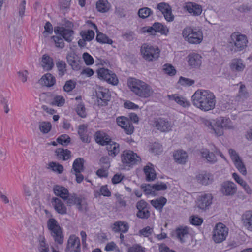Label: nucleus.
Returning a JSON list of instances; mask_svg holds the SVG:
<instances>
[{
  "label": "nucleus",
  "instance_id": "24",
  "mask_svg": "<svg viewBox=\"0 0 252 252\" xmlns=\"http://www.w3.org/2000/svg\"><path fill=\"white\" fill-rule=\"evenodd\" d=\"M53 191L55 195L63 199L66 200L69 196V191L68 189L64 187L59 185H56L54 187Z\"/></svg>",
  "mask_w": 252,
  "mask_h": 252
},
{
  "label": "nucleus",
  "instance_id": "18",
  "mask_svg": "<svg viewBox=\"0 0 252 252\" xmlns=\"http://www.w3.org/2000/svg\"><path fill=\"white\" fill-rule=\"evenodd\" d=\"M51 203L58 213L61 215H64L67 213V208L60 199L57 197H53L51 199Z\"/></svg>",
  "mask_w": 252,
  "mask_h": 252
},
{
  "label": "nucleus",
  "instance_id": "58",
  "mask_svg": "<svg viewBox=\"0 0 252 252\" xmlns=\"http://www.w3.org/2000/svg\"><path fill=\"white\" fill-rule=\"evenodd\" d=\"M178 82L182 86H190L194 84L195 81L194 80L183 77H180L179 80Z\"/></svg>",
  "mask_w": 252,
  "mask_h": 252
},
{
  "label": "nucleus",
  "instance_id": "37",
  "mask_svg": "<svg viewBox=\"0 0 252 252\" xmlns=\"http://www.w3.org/2000/svg\"><path fill=\"white\" fill-rule=\"evenodd\" d=\"M95 138L96 143L103 146L107 145L108 142L111 140L108 137H106L104 133L100 131H97L95 133Z\"/></svg>",
  "mask_w": 252,
  "mask_h": 252
},
{
  "label": "nucleus",
  "instance_id": "2",
  "mask_svg": "<svg viewBox=\"0 0 252 252\" xmlns=\"http://www.w3.org/2000/svg\"><path fill=\"white\" fill-rule=\"evenodd\" d=\"M247 36L240 32H234L230 36L228 40V48L233 53L245 50L248 46Z\"/></svg>",
  "mask_w": 252,
  "mask_h": 252
},
{
  "label": "nucleus",
  "instance_id": "43",
  "mask_svg": "<svg viewBox=\"0 0 252 252\" xmlns=\"http://www.w3.org/2000/svg\"><path fill=\"white\" fill-rule=\"evenodd\" d=\"M96 33L97 35L96 40L98 42L102 44H112L113 43V40L110 39L106 35L99 32V31Z\"/></svg>",
  "mask_w": 252,
  "mask_h": 252
},
{
  "label": "nucleus",
  "instance_id": "41",
  "mask_svg": "<svg viewBox=\"0 0 252 252\" xmlns=\"http://www.w3.org/2000/svg\"><path fill=\"white\" fill-rule=\"evenodd\" d=\"M97 10L102 13H105L108 11L110 6L107 0H99L96 4Z\"/></svg>",
  "mask_w": 252,
  "mask_h": 252
},
{
  "label": "nucleus",
  "instance_id": "63",
  "mask_svg": "<svg viewBox=\"0 0 252 252\" xmlns=\"http://www.w3.org/2000/svg\"><path fill=\"white\" fill-rule=\"evenodd\" d=\"M76 112L77 114L82 118H85L86 116L85 108L83 104H79L76 107Z\"/></svg>",
  "mask_w": 252,
  "mask_h": 252
},
{
  "label": "nucleus",
  "instance_id": "48",
  "mask_svg": "<svg viewBox=\"0 0 252 252\" xmlns=\"http://www.w3.org/2000/svg\"><path fill=\"white\" fill-rule=\"evenodd\" d=\"M223 129L221 124H218V120L216 119L215 123L213 126V128L211 130L212 131V132L214 133L217 136H220L224 133Z\"/></svg>",
  "mask_w": 252,
  "mask_h": 252
},
{
  "label": "nucleus",
  "instance_id": "14",
  "mask_svg": "<svg viewBox=\"0 0 252 252\" xmlns=\"http://www.w3.org/2000/svg\"><path fill=\"white\" fill-rule=\"evenodd\" d=\"M154 124L157 129L161 132H169L172 130L171 123L161 118L155 120Z\"/></svg>",
  "mask_w": 252,
  "mask_h": 252
},
{
  "label": "nucleus",
  "instance_id": "33",
  "mask_svg": "<svg viewBox=\"0 0 252 252\" xmlns=\"http://www.w3.org/2000/svg\"><path fill=\"white\" fill-rule=\"evenodd\" d=\"M87 127L84 125H80L78 127V134L81 141L84 143H89L90 140L87 134Z\"/></svg>",
  "mask_w": 252,
  "mask_h": 252
},
{
  "label": "nucleus",
  "instance_id": "47",
  "mask_svg": "<svg viewBox=\"0 0 252 252\" xmlns=\"http://www.w3.org/2000/svg\"><path fill=\"white\" fill-rule=\"evenodd\" d=\"M56 66L58 70V74L60 77H62L67 71L66 64L64 61H59L56 63Z\"/></svg>",
  "mask_w": 252,
  "mask_h": 252
},
{
  "label": "nucleus",
  "instance_id": "28",
  "mask_svg": "<svg viewBox=\"0 0 252 252\" xmlns=\"http://www.w3.org/2000/svg\"><path fill=\"white\" fill-rule=\"evenodd\" d=\"M41 64L43 69L47 71L51 70L54 65L53 59L47 54L43 55Z\"/></svg>",
  "mask_w": 252,
  "mask_h": 252
},
{
  "label": "nucleus",
  "instance_id": "15",
  "mask_svg": "<svg viewBox=\"0 0 252 252\" xmlns=\"http://www.w3.org/2000/svg\"><path fill=\"white\" fill-rule=\"evenodd\" d=\"M195 178L198 183L203 185H208L213 181V175L206 171H202L198 173Z\"/></svg>",
  "mask_w": 252,
  "mask_h": 252
},
{
  "label": "nucleus",
  "instance_id": "39",
  "mask_svg": "<svg viewBox=\"0 0 252 252\" xmlns=\"http://www.w3.org/2000/svg\"><path fill=\"white\" fill-rule=\"evenodd\" d=\"M39 243L38 250L39 252H49V245L46 243V239L43 235H40L38 238Z\"/></svg>",
  "mask_w": 252,
  "mask_h": 252
},
{
  "label": "nucleus",
  "instance_id": "10",
  "mask_svg": "<svg viewBox=\"0 0 252 252\" xmlns=\"http://www.w3.org/2000/svg\"><path fill=\"white\" fill-rule=\"evenodd\" d=\"M136 207L138 210L136 213L137 217L142 219H147L150 217L149 206L145 201L141 200L138 201Z\"/></svg>",
  "mask_w": 252,
  "mask_h": 252
},
{
  "label": "nucleus",
  "instance_id": "35",
  "mask_svg": "<svg viewBox=\"0 0 252 252\" xmlns=\"http://www.w3.org/2000/svg\"><path fill=\"white\" fill-rule=\"evenodd\" d=\"M84 163V160L83 158H76L73 162L72 169L71 170V171H73V172H79L83 171Z\"/></svg>",
  "mask_w": 252,
  "mask_h": 252
},
{
  "label": "nucleus",
  "instance_id": "7",
  "mask_svg": "<svg viewBox=\"0 0 252 252\" xmlns=\"http://www.w3.org/2000/svg\"><path fill=\"white\" fill-rule=\"evenodd\" d=\"M228 233V228L223 223H218L213 229L212 239L216 243H221L226 239Z\"/></svg>",
  "mask_w": 252,
  "mask_h": 252
},
{
  "label": "nucleus",
  "instance_id": "36",
  "mask_svg": "<svg viewBox=\"0 0 252 252\" xmlns=\"http://www.w3.org/2000/svg\"><path fill=\"white\" fill-rule=\"evenodd\" d=\"M58 158L63 160H67L71 157V152L68 149L58 148L55 151Z\"/></svg>",
  "mask_w": 252,
  "mask_h": 252
},
{
  "label": "nucleus",
  "instance_id": "26",
  "mask_svg": "<svg viewBox=\"0 0 252 252\" xmlns=\"http://www.w3.org/2000/svg\"><path fill=\"white\" fill-rule=\"evenodd\" d=\"M243 225L247 229L252 231V211H248L242 216Z\"/></svg>",
  "mask_w": 252,
  "mask_h": 252
},
{
  "label": "nucleus",
  "instance_id": "25",
  "mask_svg": "<svg viewBox=\"0 0 252 252\" xmlns=\"http://www.w3.org/2000/svg\"><path fill=\"white\" fill-rule=\"evenodd\" d=\"M169 100L175 101L177 104L183 107H189L190 105L189 101L182 96H179L177 94L168 95Z\"/></svg>",
  "mask_w": 252,
  "mask_h": 252
},
{
  "label": "nucleus",
  "instance_id": "40",
  "mask_svg": "<svg viewBox=\"0 0 252 252\" xmlns=\"http://www.w3.org/2000/svg\"><path fill=\"white\" fill-rule=\"evenodd\" d=\"M166 202L167 199L165 197H161L158 199L151 200L150 203L156 209L161 211Z\"/></svg>",
  "mask_w": 252,
  "mask_h": 252
},
{
  "label": "nucleus",
  "instance_id": "23",
  "mask_svg": "<svg viewBox=\"0 0 252 252\" xmlns=\"http://www.w3.org/2000/svg\"><path fill=\"white\" fill-rule=\"evenodd\" d=\"M173 157L175 162L181 164H185L188 160V157L187 153L182 150H179L175 151Z\"/></svg>",
  "mask_w": 252,
  "mask_h": 252
},
{
  "label": "nucleus",
  "instance_id": "32",
  "mask_svg": "<svg viewBox=\"0 0 252 252\" xmlns=\"http://www.w3.org/2000/svg\"><path fill=\"white\" fill-rule=\"evenodd\" d=\"M218 120V124H221L223 129H233L235 126L229 118L224 117H220L217 118Z\"/></svg>",
  "mask_w": 252,
  "mask_h": 252
},
{
  "label": "nucleus",
  "instance_id": "59",
  "mask_svg": "<svg viewBox=\"0 0 252 252\" xmlns=\"http://www.w3.org/2000/svg\"><path fill=\"white\" fill-rule=\"evenodd\" d=\"M76 85V83L74 81L69 80L65 82L63 86V90L65 92H69L75 87Z\"/></svg>",
  "mask_w": 252,
  "mask_h": 252
},
{
  "label": "nucleus",
  "instance_id": "30",
  "mask_svg": "<svg viewBox=\"0 0 252 252\" xmlns=\"http://www.w3.org/2000/svg\"><path fill=\"white\" fill-rule=\"evenodd\" d=\"M39 81L41 84L50 87L55 84L56 79L51 73H48L43 75Z\"/></svg>",
  "mask_w": 252,
  "mask_h": 252
},
{
  "label": "nucleus",
  "instance_id": "50",
  "mask_svg": "<svg viewBox=\"0 0 252 252\" xmlns=\"http://www.w3.org/2000/svg\"><path fill=\"white\" fill-rule=\"evenodd\" d=\"M128 226L126 224H125L123 222L116 223L115 226L113 228V230L115 232H122L125 233L128 231Z\"/></svg>",
  "mask_w": 252,
  "mask_h": 252
},
{
  "label": "nucleus",
  "instance_id": "3",
  "mask_svg": "<svg viewBox=\"0 0 252 252\" xmlns=\"http://www.w3.org/2000/svg\"><path fill=\"white\" fill-rule=\"evenodd\" d=\"M131 91L141 98H148L153 94L151 87L145 82L135 78H131L128 81Z\"/></svg>",
  "mask_w": 252,
  "mask_h": 252
},
{
  "label": "nucleus",
  "instance_id": "61",
  "mask_svg": "<svg viewBox=\"0 0 252 252\" xmlns=\"http://www.w3.org/2000/svg\"><path fill=\"white\" fill-rule=\"evenodd\" d=\"M100 163L103 167L106 169H109L110 166V158L107 156L102 157L100 159Z\"/></svg>",
  "mask_w": 252,
  "mask_h": 252
},
{
  "label": "nucleus",
  "instance_id": "62",
  "mask_svg": "<svg viewBox=\"0 0 252 252\" xmlns=\"http://www.w3.org/2000/svg\"><path fill=\"white\" fill-rule=\"evenodd\" d=\"M83 59L87 65H92L94 63L93 58L87 52L83 54Z\"/></svg>",
  "mask_w": 252,
  "mask_h": 252
},
{
  "label": "nucleus",
  "instance_id": "19",
  "mask_svg": "<svg viewBox=\"0 0 252 252\" xmlns=\"http://www.w3.org/2000/svg\"><path fill=\"white\" fill-rule=\"evenodd\" d=\"M96 95L98 99L106 103L110 99V94L108 89L99 86L96 88Z\"/></svg>",
  "mask_w": 252,
  "mask_h": 252
},
{
  "label": "nucleus",
  "instance_id": "38",
  "mask_svg": "<svg viewBox=\"0 0 252 252\" xmlns=\"http://www.w3.org/2000/svg\"><path fill=\"white\" fill-rule=\"evenodd\" d=\"M232 176L234 180L236 181L237 183L240 184L244 189L245 190L246 192L249 194L252 193V189L249 186V185L247 184V183L244 181L236 173H234L232 174Z\"/></svg>",
  "mask_w": 252,
  "mask_h": 252
},
{
  "label": "nucleus",
  "instance_id": "55",
  "mask_svg": "<svg viewBox=\"0 0 252 252\" xmlns=\"http://www.w3.org/2000/svg\"><path fill=\"white\" fill-rule=\"evenodd\" d=\"M157 8L161 12L163 15L167 12L168 13V11H169V10L171 8L169 4L165 2H161L158 3L157 6Z\"/></svg>",
  "mask_w": 252,
  "mask_h": 252
},
{
  "label": "nucleus",
  "instance_id": "42",
  "mask_svg": "<svg viewBox=\"0 0 252 252\" xmlns=\"http://www.w3.org/2000/svg\"><path fill=\"white\" fill-rule=\"evenodd\" d=\"M153 28H155V32H159L161 34L167 35L169 32L167 27L164 26L160 23H155L153 24Z\"/></svg>",
  "mask_w": 252,
  "mask_h": 252
},
{
  "label": "nucleus",
  "instance_id": "29",
  "mask_svg": "<svg viewBox=\"0 0 252 252\" xmlns=\"http://www.w3.org/2000/svg\"><path fill=\"white\" fill-rule=\"evenodd\" d=\"M230 67L233 71L239 72L244 69L245 65L241 59H234L230 63Z\"/></svg>",
  "mask_w": 252,
  "mask_h": 252
},
{
  "label": "nucleus",
  "instance_id": "49",
  "mask_svg": "<svg viewBox=\"0 0 252 252\" xmlns=\"http://www.w3.org/2000/svg\"><path fill=\"white\" fill-rule=\"evenodd\" d=\"M101 195L107 197H110L111 195V193L108 189L107 185L102 186L101 187L99 191L95 192L94 195L96 197Z\"/></svg>",
  "mask_w": 252,
  "mask_h": 252
},
{
  "label": "nucleus",
  "instance_id": "16",
  "mask_svg": "<svg viewBox=\"0 0 252 252\" xmlns=\"http://www.w3.org/2000/svg\"><path fill=\"white\" fill-rule=\"evenodd\" d=\"M68 63L74 70H78L80 68V58L74 52L68 53L66 57Z\"/></svg>",
  "mask_w": 252,
  "mask_h": 252
},
{
  "label": "nucleus",
  "instance_id": "60",
  "mask_svg": "<svg viewBox=\"0 0 252 252\" xmlns=\"http://www.w3.org/2000/svg\"><path fill=\"white\" fill-rule=\"evenodd\" d=\"M65 103V99L64 97L61 95L56 96L52 102V104L57 105L58 106H62Z\"/></svg>",
  "mask_w": 252,
  "mask_h": 252
},
{
  "label": "nucleus",
  "instance_id": "27",
  "mask_svg": "<svg viewBox=\"0 0 252 252\" xmlns=\"http://www.w3.org/2000/svg\"><path fill=\"white\" fill-rule=\"evenodd\" d=\"M108 151V154L110 156L112 157H115L120 151L119 144L114 142L111 140L108 142V144L105 145Z\"/></svg>",
  "mask_w": 252,
  "mask_h": 252
},
{
  "label": "nucleus",
  "instance_id": "12",
  "mask_svg": "<svg viewBox=\"0 0 252 252\" xmlns=\"http://www.w3.org/2000/svg\"><path fill=\"white\" fill-rule=\"evenodd\" d=\"M213 196L210 193H204L200 195L196 201L197 207L203 210L208 209L212 203Z\"/></svg>",
  "mask_w": 252,
  "mask_h": 252
},
{
  "label": "nucleus",
  "instance_id": "52",
  "mask_svg": "<svg viewBox=\"0 0 252 252\" xmlns=\"http://www.w3.org/2000/svg\"><path fill=\"white\" fill-rule=\"evenodd\" d=\"M52 38L53 39L56 47L61 49L64 48V43L63 39L61 36H53Z\"/></svg>",
  "mask_w": 252,
  "mask_h": 252
},
{
  "label": "nucleus",
  "instance_id": "51",
  "mask_svg": "<svg viewBox=\"0 0 252 252\" xmlns=\"http://www.w3.org/2000/svg\"><path fill=\"white\" fill-rule=\"evenodd\" d=\"M81 35L84 41H91L94 36V32L93 30H90L87 31H83L81 32Z\"/></svg>",
  "mask_w": 252,
  "mask_h": 252
},
{
  "label": "nucleus",
  "instance_id": "44",
  "mask_svg": "<svg viewBox=\"0 0 252 252\" xmlns=\"http://www.w3.org/2000/svg\"><path fill=\"white\" fill-rule=\"evenodd\" d=\"M48 169L60 174H62L63 171V167L61 164L56 162H49Z\"/></svg>",
  "mask_w": 252,
  "mask_h": 252
},
{
  "label": "nucleus",
  "instance_id": "54",
  "mask_svg": "<svg viewBox=\"0 0 252 252\" xmlns=\"http://www.w3.org/2000/svg\"><path fill=\"white\" fill-rule=\"evenodd\" d=\"M234 163L235 166L240 173L244 175H246L247 174V170L245 166L240 159L234 161Z\"/></svg>",
  "mask_w": 252,
  "mask_h": 252
},
{
  "label": "nucleus",
  "instance_id": "45",
  "mask_svg": "<svg viewBox=\"0 0 252 252\" xmlns=\"http://www.w3.org/2000/svg\"><path fill=\"white\" fill-rule=\"evenodd\" d=\"M52 125L50 122L42 121L39 123V129L41 132L47 134L51 130Z\"/></svg>",
  "mask_w": 252,
  "mask_h": 252
},
{
  "label": "nucleus",
  "instance_id": "31",
  "mask_svg": "<svg viewBox=\"0 0 252 252\" xmlns=\"http://www.w3.org/2000/svg\"><path fill=\"white\" fill-rule=\"evenodd\" d=\"M200 153L202 157L205 158L208 163L213 164L217 161L215 155L208 149H202Z\"/></svg>",
  "mask_w": 252,
  "mask_h": 252
},
{
  "label": "nucleus",
  "instance_id": "64",
  "mask_svg": "<svg viewBox=\"0 0 252 252\" xmlns=\"http://www.w3.org/2000/svg\"><path fill=\"white\" fill-rule=\"evenodd\" d=\"M129 122V120L125 117H120L117 119L118 125L123 128L126 125L128 124Z\"/></svg>",
  "mask_w": 252,
  "mask_h": 252
},
{
  "label": "nucleus",
  "instance_id": "1",
  "mask_svg": "<svg viewBox=\"0 0 252 252\" xmlns=\"http://www.w3.org/2000/svg\"><path fill=\"white\" fill-rule=\"evenodd\" d=\"M191 99L194 106L205 112L213 110L216 106V97L209 90H197L192 96Z\"/></svg>",
  "mask_w": 252,
  "mask_h": 252
},
{
  "label": "nucleus",
  "instance_id": "6",
  "mask_svg": "<svg viewBox=\"0 0 252 252\" xmlns=\"http://www.w3.org/2000/svg\"><path fill=\"white\" fill-rule=\"evenodd\" d=\"M160 50L152 46L143 44L141 48L143 58L147 61L153 62L158 59L160 55Z\"/></svg>",
  "mask_w": 252,
  "mask_h": 252
},
{
  "label": "nucleus",
  "instance_id": "34",
  "mask_svg": "<svg viewBox=\"0 0 252 252\" xmlns=\"http://www.w3.org/2000/svg\"><path fill=\"white\" fill-rule=\"evenodd\" d=\"M144 172L146 176V180L148 182L153 181L156 178V174L154 169L149 165L144 167Z\"/></svg>",
  "mask_w": 252,
  "mask_h": 252
},
{
  "label": "nucleus",
  "instance_id": "21",
  "mask_svg": "<svg viewBox=\"0 0 252 252\" xmlns=\"http://www.w3.org/2000/svg\"><path fill=\"white\" fill-rule=\"evenodd\" d=\"M185 9L192 15L197 16L202 12V6L193 2H188L185 6Z\"/></svg>",
  "mask_w": 252,
  "mask_h": 252
},
{
  "label": "nucleus",
  "instance_id": "11",
  "mask_svg": "<svg viewBox=\"0 0 252 252\" xmlns=\"http://www.w3.org/2000/svg\"><path fill=\"white\" fill-rule=\"evenodd\" d=\"M65 252H81L80 239L75 235H71L67 241Z\"/></svg>",
  "mask_w": 252,
  "mask_h": 252
},
{
  "label": "nucleus",
  "instance_id": "46",
  "mask_svg": "<svg viewBox=\"0 0 252 252\" xmlns=\"http://www.w3.org/2000/svg\"><path fill=\"white\" fill-rule=\"evenodd\" d=\"M153 14V11L148 7L140 8L138 11L139 17L142 19H145Z\"/></svg>",
  "mask_w": 252,
  "mask_h": 252
},
{
  "label": "nucleus",
  "instance_id": "22",
  "mask_svg": "<svg viewBox=\"0 0 252 252\" xmlns=\"http://www.w3.org/2000/svg\"><path fill=\"white\" fill-rule=\"evenodd\" d=\"M236 191V187L232 182H226L222 184L221 186L222 193L225 195H232Z\"/></svg>",
  "mask_w": 252,
  "mask_h": 252
},
{
  "label": "nucleus",
  "instance_id": "53",
  "mask_svg": "<svg viewBox=\"0 0 252 252\" xmlns=\"http://www.w3.org/2000/svg\"><path fill=\"white\" fill-rule=\"evenodd\" d=\"M57 142L62 145H67L70 142V137L66 134H63L57 139Z\"/></svg>",
  "mask_w": 252,
  "mask_h": 252
},
{
  "label": "nucleus",
  "instance_id": "57",
  "mask_svg": "<svg viewBox=\"0 0 252 252\" xmlns=\"http://www.w3.org/2000/svg\"><path fill=\"white\" fill-rule=\"evenodd\" d=\"M141 188L146 194H154L155 193L153 185L152 186L149 184H142Z\"/></svg>",
  "mask_w": 252,
  "mask_h": 252
},
{
  "label": "nucleus",
  "instance_id": "8",
  "mask_svg": "<svg viewBox=\"0 0 252 252\" xmlns=\"http://www.w3.org/2000/svg\"><path fill=\"white\" fill-rule=\"evenodd\" d=\"M123 163L126 166L130 167L137 164L141 161L140 157L130 150H125L121 155Z\"/></svg>",
  "mask_w": 252,
  "mask_h": 252
},
{
  "label": "nucleus",
  "instance_id": "9",
  "mask_svg": "<svg viewBox=\"0 0 252 252\" xmlns=\"http://www.w3.org/2000/svg\"><path fill=\"white\" fill-rule=\"evenodd\" d=\"M98 78L113 85H117L118 79L116 74L108 69L101 68L97 71Z\"/></svg>",
  "mask_w": 252,
  "mask_h": 252
},
{
  "label": "nucleus",
  "instance_id": "56",
  "mask_svg": "<svg viewBox=\"0 0 252 252\" xmlns=\"http://www.w3.org/2000/svg\"><path fill=\"white\" fill-rule=\"evenodd\" d=\"M163 70L165 73L171 76L174 75L176 73L174 67L169 64H165L163 65Z\"/></svg>",
  "mask_w": 252,
  "mask_h": 252
},
{
  "label": "nucleus",
  "instance_id": "5",
  "mask_svg": "<svg viewBox=\"0 0 252 252\" xmlns=\"http://www.w3.org/2000/svg\"><path fill=\"white\" fill-rule=\"evenodd\" d=\"M182 35L186 41L194 44L200 43L203 38L201 31L190 27H187L183 29Z\"/></svg>",
  "mask_w": 252,
  "mask_h": 252
},
{
  "label": "nucleus",
  "instance_id": "20",
  "mask_svg": "<svg viewBox=\"0 0 252 252\" xmlns=\"http://www.w3.org/2000/svg\"><path fill=\"white\" fill-rule=\"evenodd\" d=\"M189 234V228L187 226H179L176 228L173 232V235H174L182 243L186 241Z\"/></svg>",
  "mask_w": 252,
  "mask_h": 252
},
{
  "label": "nucleus",
  "instance_id": "4",
  "mask_svg": "<svg viewBox=\"0 0 252 252\" xmlns=\"http://www.w3.org/2000/svg\"><path fill=\"white\" fill-rule=\"evenodd\" d=\"M47 227L54 241L61 245L63 243L64 236L62 228L57 221L54 218L49 219L47 222Z\"/></svg>",
  "mask_w": 252,
  "mask_h": 252
},
{
  "label": "nucleus",
  "instance_id": "17",
  "mask_svg": "<svg viewBox=\"0 0 252 252\" xmlns=\"http://www.w3.org/2000/svg\"><path fill=\"white\" fill-rule=\"evenodd\" d=\"M187 58L189 65L192 68L199 67L201 64L202 57L198 53H190L188 55Z\"/></svg>",
  "mask_w": 252,
  "mask_h": 252
},
{
  "label": "nucleus",
  "instance_id": "13",
  "mask_svg": "<svg viewBox=\"0 0 252 252\" xmlns=\"http://www.w3.org/2000/svg\"><path fill=\"white\" fill-rule=\"evenodd\" d=\"M54 32L61 36L67 42H70L73 39L74 31L63 27H57L54 28Z\"/></svg>",
  "mask_w": 252,
  "mask_h": 252
}]
</instances>
